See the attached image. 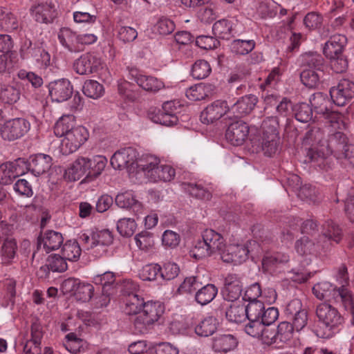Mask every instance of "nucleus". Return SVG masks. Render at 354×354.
I'll return each mask as SVG.
<instances>
[{"label":"nucleus","instance_id":"1","mask_svg":"<svg viewBox=\"0 0 354 354\" xmlns=\"http://www.w3.org/2000/svg\"><path fill=\"white\" fill-rule=\"evenodd\" d=\"M325 143L322 145L324 147L322 149H312L307 153L310 160L320 167L324 166L329 156L334 153L337 156L348 145L346 135L339 131L328 134Z\"/></svg>","mask_w":354,"mask_h":354},{"label":"nucleus","instance_id":"2","mask_svg":"<svg viewBox=\"0 0 354 354\" xmlns=\"http://www.w3.org/2000/svg\"><path fill=\"white\" fill-rule=\"evenodd\" d=\"M225 248V240L221 234L213 230L207 229L202 234V239L196 241L192 250L193 257L200 259L216 253L221 257V252Z\"/></svg>","mask_w":354,"mask_h":354},{"label":"nucleus","instance_id":"3","mask_svg":"<svg viewBox=\"0 0 354 354\" xmlns=\"http://www.w3.org/2000/svg\"><path fill=\"white\" fill-rule=\"evenodd\" d=\"M136 167L142 170L151 181L169 182L174 179L175 169L168 165H160V160L155 156H148L145 161L137 163Z\"/></svg>","mask_w":354,"mask_h":354},{"label":"nucleus","instance_id":"4","mask_svg":"<svg viewBox=\"0 0 354 354\" xmlns=\"http://www.w3.org/2000/svg\"><path fill=\"white\" fill-rule=\"evenodd\" d=\"M164 306L159 301H148L144 305L142 311L136 317L133 325L136 333L144 334L163 315Z\"/></svg>","mask_w":354,"mask_h":354},{"label":"nucleus","instance_id":"5","mask_svg":"<svg viewBox=\"0 0 354 354\" xmlns=\"http://www.w3.org/2000/svg\"><path fill=\"white\" fill-rule=\"evenodd\" d=\"M258 248L259 244L255 241H249L244 245H230L221 252V259L226 263L240 264L248 259L250 253Z\"/></svg>","mask_w":354,"mask_h":354},{"label":"nucleus","instance_id":"6","mask_svg":"<svg viewBox=\"0 0 354 354\" xmlns=\"http://www.w3.org/2000/svg\"><path fill=\"white\" fill-rule=\"evenodd\" d=\"M30 128V122L22 118L10 119L4 122L0 129L2 139L14 141L23 137Z\"/></svg>","mask_w":354,"mask_h":354},{"label":"nucleus","instance_id":"7","mask_svg":"<svg viewBox=\"0 0 354 354\" xmlns=\"http://www.w3.org/2000/svg\"><path fill=\"white\" fill-rule=\"evenodd\" d=\"M88 133L82 126H77L62 140L60 151L64 155L76 151L88 139Z\"/></svg>","mask_w":354,"mask_h":354},{"label":"nucleus","instance_id":"8","mask_svg":"<svg viewBox=\"0 0 354 354\" xmlns=\"http://www.w3.org/2000/svg\"><path fill=\"white\" fill-rule=\"evenodd\" d=\"M316 316L329 331L341 325L344 319L337 309L328 303H322L316 308Z\"/></svg>","mask_w":354,"mask_h":354},{"label":"nucleus","instance_id":"9","mask_svg":"<svg viewBox=\"0 0 354 354\" xmlns=\"http://www.w3.org/2000/svg\"><path fill=\"white\" fill-rule=\"evenodd\" d=\"M330 95L336 105H345L354 97V82L347 79L341 80L337 86L330 88Z\"/></svg>","mask_w":354,"mask_h":354},{"label":"nucleus","instance_id":"10","mask_svg":"<svg viewBox=\"0 0 354 354\" xmlns=\"http://www.w3.org/2000/svg\"><path fill=\"white\" fill-rule=\"evenodd\" d=\"M230 111L227 102L224 100H216L207 105L201 113L200 119L203 124H212Z\"/></svg>","mask_w":354,"mask_h":354},{"label":"nucleus","instance_id":"11","mask_svg":"<svg viewBox=\"0 0 354 354\" xmlns=\"http://www.w3.org/2000/svg\"><path fill=\"white\" fill-rule=\"evenodd\" d=\"M102 64L101 59L93 53H84L73 63L74 71L80 75H88L96 72Z\"/></svg>","mask_w":354,"mask_h":354},{"label":"nucleus","instance_id":"12","mask_svg":"<svg viewBox=\"0 0 354 354\" xmlns=\"http://www.w3.org/2000/svg\"><path fill=\"white\" fill-rule=\"evenodd\" d=\"M49 94L53 101L63 102L71 97L73 87L71 82L66 79L50 82L48 86Z\"/></svg>","mask_w":354,"mask_h":354},{"label":"nucleus","instance_id":"13","mask_svg":"<svg viewBox=\"0 0 354 354\" xmlns=\"http://www.w3.org/2000/svg\"><path fill=\"white\" fill-rule=\"evenodd\" d=\"M137 156V151L132 147L122 149L112 156L111 165L115 169L119 170L134 167Z\"/></svg>","mask_w":354,"mask_h":354},{"label":"nucleus","instance_id":"14","mask_svg":"<svg viewBox=\"0 0 354 354\" xmlns=\"http://www.w3.org/2000/svg\"><path fill=\"white\" fill-rule=\"evenodd\" d=\"M248 133V125L242 120H236L227 127L225 138L232 145L240 146L244 143Z\"/></svg>","mask_w":354,"mask_h":354},{"label":"nucleus","instance_id":"15","mask_svg":"<svg viewBox=\"0 0 354 354\" xmlns=\"http://www.w3.org/2000/svg\"><path fill=\"white\" fill-rule=\"evenodd\" d=\"M64 241L62 234L53 230H48L37 238V250H41L45 253H49L57 250Z\"/></svg>","mask_w":354,"mask_h":354},{"label":"nucleus","instance_id":"16","mask_svg":"<svg viewBox=\"0 0 354 354\" xmlns=\"http://www.w3.org/2000/svg\"><path fill=\"white\" fill-rule=\"evenodd\" d=\"M30 10L35 20L41 24L52 23L57 15L56 6L52 1L35 5Z\"/></svg>","mask_w":354,"mask_h":354},{"label":"nucleus","instance_id":"17","mask_svg":"<svg viewBox=\"0 0 354 354\" xmlns=\"http://www.w3.org/2000/svg\"><path fill=\"white\" fill-rule=\"evenodd\" d=\"M243 284L240 279L233 274H228L225 279L222 295L225 300L234 301L241 295Z\"/></svg>","mask_w":354,"mask_h":354},{"label":"nucleus","instance_id":"18","mask_svg":"<svg viewBox=\"0 0 354 354\" xmlns=\"http://www.w3.org/2000/svg\"><path fill=\"white\" fill-rule=\"evenodd\" d=\"M91 168V162L89 161V158L79 157L66 170V174L68 179L73 181L78 180L84 176H86V178H91V176H87Z\"/></svg>","mask_w":354,"mask_h":354},{"label":"nucleus","instance_id":"19","mask_svg":"<svg viewBox=\"0 0 354 354\" xmlns=\"http://www.w3.org/2000/svg\"><path fill=\"white\" fill-rule=\"evenodd\" d=\"M347 44V38L344 35L336 34L332 35L324 47V54L326 57H334L343 54Z\"/></svg>","mask_w":354,"mask_h":354},{"label":"nucleus","instance_id":"20","mask_svg":"<svg viewBox=\"0 0 354 354\" xmlns=\"http://www.w3.org/2000/svg\"><path fill=\"white\" fill-rule=\"evenodd\" d=\"M0 28L6 32L18 31L21 29V22L10 9L0 7Z\"/></svg>","mask_w":354,"mask_h":354},{"label":"nucleus","instance_id":"21","mask_svg":"<svg viewBox=\"0 0 354 354\" xmlns=\"http://www.w3.org/2000/svg\"><path fill=\"white\" fill-rule=\"evenodd\" d=\"M257 102L258 99L254 95L243 96L232 106L231 111L236 117H243L252 112Z\"/></svg>","mask_w":354,"mask_h":354},{"label":"nucleus","instance_id":"22","mask_svg":"<svg viewBox=\"0 0 354 354\" xmlns=\"http://www.w3.org/2000/svg\"><path fill=\"white\" fill-rule=\"evenodd\" d=\"M322 236L328 241L339 243L343 237L342 230L339 225L332 219H326L321 227Z\"/></svg>","mask_w":354,"mask_h":354},{"label":"nucleus","instance_id":"23","mask_svg":"<svg viewBox=\"0 0 354 354\" xmlns=\"http://www.w3.org/2000/svg\"><path fill=\"white\" fill-rule=\"evenodd\" d=\"M21 56L24 58H32L38 64L45 67L50 64V54L40 46L32 47V42L30 41H29V46L26 51L21 50Z\"/></svg>","mask_w":354,"mask_h":354},{"label":"nucleus","instance_id":"24","mask_svg":"<svg viewBox=\"0 0 354 354\" xmlns=\"http://www.w3.org/2000/svg\"><path fill=\"white\" fill-rule=\"evenodd\" d=\"M30 158V171L36 176L46 172L52 165V158L48 155L39 153Z\"/></svg>","mask_w":354,"mask_h":354},{"label":"nucleus","instance_id":"25","mask_svg":"<svg viewBox=\"0 0 354 354\" xmlns=\"http://www.w3.org/2000/svg\"><path fill=\"white\" fill-rule=\"evenodd\" d=\"M115 203L120 208L132 209L136 214L142 212V205L131 192L118 194L115 197Z\"/></svg>","mask_w":354,"mask_h":354},{"label":"nucleus","instance_id":"26","mask_svg":"<svg viewBox=\"0 0 354 354\" xmlns=\"http://www.w3.org/2000/svg\"><path fill=\"white\" fill-rule=\"evenodd\" d=\"M214 86L210 84L199 83L189 87L186 91V96L192 101H199L211 95Z\"/></svg>","mask_w":354,"mask_h":354},{"label":"nucleus","instance_id":"27","mask_svg":"<svg viewBox=\"0 0 354 354\" xmlns=\"http://www.w3.org/2000/svg\"><path fill=\"white\" fill-rule=\"evenodd\" d=\"M77 34L68 28H62L58 33V39L63 46L71 52H78Z\"/></svg>","mask_w":354,"mask_h":354},{"label":"nucleus","instance_id":"28","mask_svg":"<svg viewBox=\"0 0 354 354\" xmlns=\"http://www.w3.org/2000/svg\"><path fill=\"white\" fill-rule=\"evenodd\" d=\"M67 268L66 259L62 255L54 254L48 257L46 264L40 268L39 272H44L46 276H48L50 270L54 272H62Z\"/></svg>","mask_w":354,"mask_h":354},{"label":"nucleus","instance_id":"29","mask_svg":"<svg viewBox=\"0 0 354 354\" xmlns=\"http://www.w3.org/2000/svg\"><path fill=\"white\" fill-rule=\"evenodd\" d=\"M324 131L318 127H312L306 133L304 141L306 143L312 145L308 152L312 149H322L323 145H325Z\"/></svg>","mask_w":354,"mask_h":354},{"label":"nucleus","instance_id":"30","mask_svg":"<svg viewBox=\"0 0 354 354\" xmlns=\"http://www.w3.org/2000/svg\"><path fill=\"white\" fill-rule=\"evenodd\" d=\"M76 127L75 116L70 114L65 115L62 116L55 123L54 133L57 137H65Z\"/></svg>","mask_w":354,"mask_h":354},{"label":"nucleus","instance_id":"31","mask_svg":"<svg viewBox=\"0 0 354 354\" xmlns=\"http://www.w3.org/2000/svg\"><path fill=\"white\" fill-rule=\"evenodd\" d=\"M217 293L218 288L215 285L212 283L202 285L195 293V301L201 306L207 305L216 297Z\"/></svg>","mask_w":354,"mask_h":354},{"label":"nucleus","instance_id":"32","mask_svg":"<svg viewBox=\"0 0 354 354\" xmlns=\"http://www.w3.org/2000/svg\"><path fill=\"white\" fill-rule=\"evenodd\" d=\"M237 345L236 338L232 335H221L213 340L212 348L216 352L227 353Z\"/></svg>","mask_w":354,"mask_h":354},{"label":"nucleus","instance_id":"33","mask_svg":"<svg viewBox=\"0 0 354 354\" xmlns=\"http://www.w3.org/2000/svg\"><path fill=\"white\" fill-rule=\"evenodd\" d=\"M294 326L289 322H281L276 329L279 348L288 344L293 338Z\"/></svg>","mask_w":354,"mask_h":354},{"label":"nucleus","instance_id":"34","mask_svg":"<svg viewBox=\"0 0 354 354\" xmlns=\"http://www.w3.org/2000/svg\"><path fill=\"white\" fill-rule=\"evenodd\" d=\"M218 322L216 318L209 316L201 320L195 327L196 333L201 337H209L217 329Z\"/></svg>","mask_w":354,"mask_h":354},{"label":"nucleus","instance_id":"35","mask_svg":"<svg viewBox=\"0 0 354 354\" xmlns=\"http://www.w3.org/2000/svg\"><path fill=\"white\" fill-rule=\"evenodd\" d=\"M310 106L318 114L325 115L328 113L330 104L327 95L321 92L314 93L310 98Z\"/></svg>","mask_w":354,"mask_h":354},{"label":"nucleus","instance_id":"36","mask_svg":"<svg viewBox=\"0 0 354 354\" xmlns=\"http://www.w3.org/2000/svg\"><path fill=\"white\" fill-rule=\"evenodd\" d=\"M138 84L145 91L156 93L164 87V84L158 78L152 76L140 75L137 77Z\"/></svg>","mask_w":354,"mask_h":354},{"label":"nucleus","instance_id":"37","mask_svg":"<svg viewBox=\"0 0 354 354\" xmlns=\"http://www.w3.org/2000/svg\"><path fill=\"white\" fill-rule=\"evenodd\" d=\"M225 317L231 322H243L246 319L245 306L236 303L230 304L225 311Z\"/></svg>","mask_w":354,"mask_h":354},{"label":"nucleus","instance_id":"38","mask_svg":"<svg viewBox=\"0 0 354 354\" xmlns=\"http://www.w3.org/2000/svg\"><path fill=\"white\" fill-rule=\"evenodd\" d=\"M20 97V91L9 84H1L0 86V101L5 104H12Z\"/></svg>","mask_w":354,"mask_h":354},{"label":"nucleus","instance_id":"39","mask_svg":"<svg viewBox=\"0 0 354 354\" xmlns=\"http://www.w3.org/2000/svg\"><path fill=\"white\" fill-rule=\"evenodd\" d=\"M203 285L201 277L199 275L186 277L178 288L180 294L196 293Z\"/></svg>","mask_w":354,"mask_h":354},{"label":"nucleus","instance_id":"40","mask_svg":"<svg viewBox=\"0 0 354 354\" xmlns=\"http://www.w3.org/2000/svg\"><path fill=\"white\" fill-rule=\"evenodd\" d=\"M145 304L143 298L138 294H129L126 299L124 311L128 315H138L142 307L144 308Z\"/></svg>","mask_w":354,"mask_h":354},{"label":"nucleus","instance_id":"41","mask_svg":"<svg viewBox=\"0 0 354 354\" xmlns=\"http://www.w3.org/2000/svg\"><path fill=\"white\" fill-rule=\"evenodd\" d=\"M212 30L216 37L223 39H230L232 37V26L227 19L215 22Z\"/></svg>","mask_w":354,"mask_h":354},{"label":"nucleus","instance_id":"42","mask_svg":"<svg viewBox=\"0 0 354 354\" xmlns=\"http://www.w3.org/2000/svg\"><path fill=\"white\" fill-rule=\"evenodd\" d=\"M81 254L80 244L76 241H67L62 248V255L68 261H76Z\"/></svg>","mask_w":354,"mask_h":354},{"label":"nucleus","instance_id":"43","mask_svg":"<svg viewBox=\"0 0 354 354\" xmlns=\"http://www.w3.org/2000/svg\"><path fill=\"white\" fill-rule=\"evenodd\" d=\"M292 111L297 120L306 123L313 118V109L307 103H299L294 106Z\"/></svg>","mask_w":354,"mask_h":354},{"label":"nucleus","instance_id":"44","mask_svg":"<svg viewBox=\"0 0 354 354\" xmlns=\"http://www.w3.org/2000/svg\"><path fill=\"white\" fill-rule=\"evenodd\" d=\"M279 142V136H262L261 150L264 155L269 157L274 155L278 150Z\"/></svg>","mask_w":354,"mask_h":354},{"label":"nucleus","instance_id":"45","mask_svg":"<svg viewBox=\"0 0 354 354\" xmlns=\"http://www.w3.org/2000/svg\"><path fill=\"white\" fill-rule=\"evenodd\" d=\"M211 71L210 65L207 61L198 59L193 64L191 73L194 79L201 80L207 77Z\"/></svg>","mask_w":354,"mask_h":354},{"label":"nucleus","instance_id":"46","mask_svg":"<svg viewBox=\"0 0 354 354\" xmlns=\"http://www.w3.org/2000/svg\"><path fill=\"white\" fill-rule=\"evenodd\" d=\"M82 91L87 97L97 99L102 95L104 88L95 80H87L84 84Z\"/></svg>","mask_w":354,"mask_h":354},{"label":"nucleus","instance_id":"47","mask_svg":"<svg viewBox=\"0 0 354 354\" xmlns=\"http://www.w3.org/2000/svg\"><path fill=\"white\" fill-rule=\"evenodd\" d=\"M84 344L83 339L77 337L76 334L71 333L66 335V341L64 344L69 352L77 354L84 349Z\"/></svg>","mask_w":354,"mask_h":354},{"label":"nucleus","instance_id":"48","mask_svg":"<svg viewBox=\"0 0 354 354\" xmlns=\"http://www.w3.org/2000/svg\"><path fill=\"white\" fill-rule=\"evenodd\" d=\"M323 64V58L317 53H307L302 57V65L306 67V69H313L321 72V67Z\"/></svg>","mask_w":354,"mask_h":354},{"label":"nucleus","instance_id":"49","mask_svg":"<svg viewBox=\"0 0 354 354\" xmlns=\"http://www.w3.org/2000/svg\"><path fill=\"white\" fill-rule=\"evenodd\" d=\"M301 82L310 88H316L320 83L319 72L313 69H304L300 74Z\"/></svg>","mask_w":354,"mask_h":354},{"label":"nucleus","instance_id":"50","mask_svg":"<svg viewBox=\"0 0 354 354\" xmlns=\"http://www.w3.org/2000/svg\"><path fill=\"white\" fill-rule=\"evenodd\" d=\"M137 225L132 218H121L118 221L117 230L120 234L124 237L131 236L136 229Z\"/></svg>","mask_w":354,"mask_h":354},{"label":"nucleus","instance_id":"51","mask_svg":"<svg viewBox=\"0 0 354 354\" xmlns=\"http://www.w3.org/2000/svg\"><path fill=\"white\" fill-rule=\"evenodd\" d=\"M245 308V315L248 319H261L265 306L263 302L261 301H249Z\"/></svg>","mask_w":354,"mask_h":354},{"label":"nucleus","instance_id":"52","mask_svg":"<svg viewBox=\"0 0 354 354\" xmlns=\"http://www.w3.org/2000/svg\"><path fill=\"white\" fill-rule=\"evenodd\" d=\"M185 185L189 194L196 198L208 201L212 198L211 192L201 185L189 183L185 184Z\"/></svg>","mask_w":354,"mask_h":354},{"label":"nucleus","instance_id":"53","mask_svg":"<svg viewBox=\"0 0 354 354\" xmlns=\"http://www.w3.org/2000/svg\"><path fill=\"white\" fill-rule=\"evenodd\" d=\"M288 257L279 252L266 253L262 259V266L265 270H268L277 263L286 262Z\"/></svg>","mask_w":354,"mask_h":354},{"label":"nucleus","instance_id":"54","mask_svg":"<svg viewBox=\"0 0 354 354\" xmlns=\"http://www.w3.org/2000/svg\"><path fill=\"white\" fill-rule=\"evenodd\" d=\"M115 277L112 272H105L102 274H97L93 278L95 284L102 286V292L107 293L110 288L113 285Z\"/></svg>","mask_w":354,"mask_h":354},{"label":"nucleus","instance_id":"55","mask_svg":"<svg viewBox=\"0 0 354 354\" xmlns=\"http://www.w3.org/2000/svg\"><path fill=\"white\" fill-rule=\"evenodd\" d=\"M132 86L133 85L127 81L120 82L118 85L119 94L126 100L131 102L136 101L139 98L138 93L133 91Z\"/></svg>","mask_w":354,"mask_h":354},{"label":"nucleus","instance_id":"56","mask_svg":"<svg viewBox=\"0 0 354 354\" xmlns=\"http://www.w3.org/2000/svg\"><path fill=\"white\" fill-rule=\"evenodd\" d=\"M255 46L253 40L236 39L232 43V50L238 55H245L251 52Z\"/></svg>","mask_w":354,"mask_h":354},{"label":"nucleus","instance_id":"57","mask_svg":"<svg viewBox=\"0 0 354 354\" xmlns=\"http://www.w3.org/2000/svg\"><path fill=\"white\" fill-rule=\"evenodd\" d=\"M160 271L161 267L158 264H148L140 270L139 277L143 281H154Z\"/></svg>","mask_w":354,"mask_h":354},{"label":"nucleus","instance_id":"58","mask_svg":"<svg viewBox=\"0 0 354 354\" xmlns=\"http://www.w3.org/2000/svg\"><path fill=\"white\" fill-rule=\"evenodd\" d=\"M137 246L142 250H148L154 245L153 234L147 231H142L135 236Z\"/></svg>","mask_w":354,"mask_h":354},{"label":"nucleus","instance_id":"59","mask_svg":"<svg viewBox=\"0 0 354 354\" xmlns=\"http://www.w3.org/2000/svg\"><path fill=\"white\" fill-rule=\"evenodd\" d=\"M278 120L276 117H268L266 118L261 124L263 136H279Z\"/></svg>","mask_w":354,"mask_h":354},{"label":"nucleus","instance_id":"60","mask_svg":"<svg viewBox=\"0 0 354 354\" xmlns=\"http://www.w3.org/2000/svg\"><path fill=\"white\" fill-rule=\"evenodd\" d=\"M89 161L91 162V168L87 176L96 178L104 170L106 164V159L104 156H97L93 158H89Z\"/></svg>","mask_w":354,"mask_h":354},{"label":"nucleus","instance_id":"61","mask_svg":"<svg viewBox=\"0 0 354 354\" xmlns=\"http://www.w3.org/2000/svg\"><path fill=\"white\" fill-rule=\"evenodd\" d=\"M94 288L90 283H80L75 294V298L82 302L88 301L93 297Z\"/></svg>","mask_w":354,"mask_h":354},{"label":"nucleus","instance_id":"62","mask_svg":"<svg viewBox=\"0 0 354 354\" xmlns=\"http://www.w3.org/2000/svg\"><path fill=\"white\" fill-rule=\"evenodd\" d=\"M152 120L156 123L170 127L177 124L178 120L175 114L166 113L165 112L158 111V112L153 116Z\"/></svg>","mask_w":354,"mask_h":354},{"label":"nucleus","instance_id":"63","mask_svg":"<svg viewBox=\"0 0 354 354\" xmlns=\"http://www.w3.org/2000/svg\"><path fill=\"white\" fill-rule=\"evenodd\" d=\"M174 29V23L167 18H160L154 26V31L161 35H168Z\"/></svg>","mask_w":354,"mask_h":354},{"label":"nucleus","instance_id":"64","mask_svg":"<svg viewBox=\"0 0 354 354\" xmlns=\"http://www.w3.org/2000/svg\"><path fill=\"white\" fill-rule=\"evenodd\" d=\"M295 248L299 254L307 255L312 253L314 243L308 236H303L296 241Z\"/></svg>","mask_w":354,"mask_h":354}]
</instances>
